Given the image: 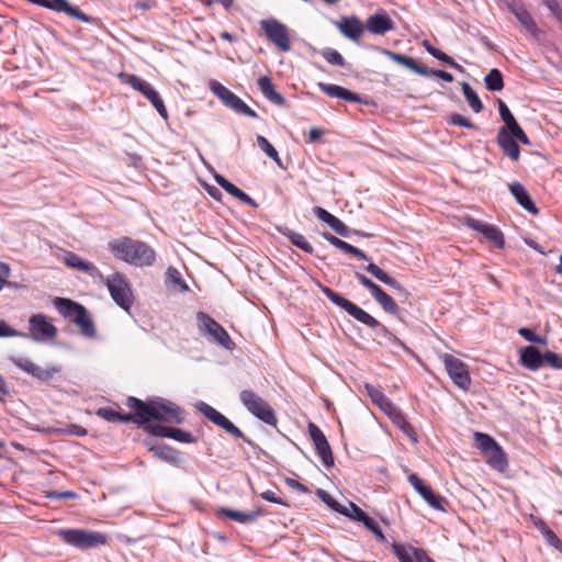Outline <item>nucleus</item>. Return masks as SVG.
Returning a JSON list of instances; mask_svg holds the SVG:
<instances>
[{"label": "nucleus", "instance_id": "nucleus-1", "mask_svg": "<svg viewBox=\"0 0 562 562\" xmlns=\"http://www.w3.org/2000/svg\"><path fill=\"white\" fill-rule=\"evenodd\" d=\"M126 405L136 414L137 424L139 425L147 424L154 419L165 423H183L180 407L162 398L144 402L137 397L130 396L126 400Z\"/></svg>", "mask_w": 562, "mask_h": 562}, {"label": "nucleus", "instance_id": "nucleus-2", "mask_svg": "<svg viewBox=\"0 0 562 562\" xmlns=\"http://www.w3.org/2000/svg\"><path fill=\"white\" fill-rule=\"evenodd\" d=\"M108 248L116 259L136 267H149L156 260V252L150 246L130 237L113 239Z\"/></svg>", "mask_w": 562, "mask_h": 562}, {"label": "nucleus", "instance_id": "nucleus-3", "mask_svg": "<svg viewBox=\"0 0 562 562\" xmlns=\"http://www.w3.org/2000/svg\"><path fill=\"white\" fill-rule=\"evenodd\" d=\"M54 305L65 318L79 327L83 336L89 338L95 337L97 331L94 324L83 305L64 297H56Z\"/></svg>", "mask_w": 562, "mask_h": 562}, {"label": "nucleus", "instance_id": "nucleus-4", "mask_svg": "<svg viewBox=\"0 0 562 562\" xmlns=\"http://www.w3.org/2000/svg\"><path fill=\"white\" fill-rule=\"evenodd\" d=\"M56 535L68 546L80 550L98 548L108 543V536L100 531L85 529H59Z\"/></svg>", "mask_w": 562, "mask_h": 562}, {"label": "nucleus", "instance_id": "nucleus-5", "mask_svg": "<svg viewBox=\"0 0 562 562\" xmlns=\"http://www.w3.org/2000/svg\"><path fill=\"white\" fill-rule=\"evenodd\" d=\"M239 401L243 406L256 418L270 426L277 425L278 419L273 408L259 394L251 390H243L239 393Z\"/></svg>", "mask_w": 562, "mask_h": 562}, {"label": "nucleus", "instance_id": "nucleus-6", "mask_svg": "<svg viewBox=\"0 0 562 562\" xmlns=\"http://www.w3.org/2000/svg\"><path fill=\"white\" fill-rule=\"evenodd\" d=\"M196 326L200 333L206 337L207 340L215 342L227 350H232L235 347V344L231 339L226 329L209 314L199 312L196 314Z\"/></svg>", "mask_w": 562, "mask_h": 562}, {"label": "nucleus", "instance_id": "nucleus-7", "mask_svg": "<svg viewBox=\"0 0 562 562\" xmlns=\"http://www.w3.org/2000/svg\"><path fill=\"white\" fill-rule=\"evenodd\" d=\"M323 294L335 305L342 308L348 315L355 318L357 322L366 325L367 327L373 329V327L379 326V321L370 315L368 312L359 307L357 304L351 301L342 297L334 290L328 286L319 285Z\"/></svg>", "mask_w": 562, "mask_h": 562}, {"label": "nucleus", "instance_id": "nucleus-8", "mask_svg": "<svg viewBox=\"0 0 562 562\" xmlns=\"http://www.w3.org/2000/svg\"><path fill=\"white\" fill-rule=\"evenodd\" d=\"M104 283L113 301L124 311L128 312L133 305V293L126 278L115 272L109 276Z\"/></svg>", "mask_w": 562, "mask_h": 562}, {"label": "nucleus", "instance_id": "nucleus-9", "mask_svg": "<svg viewBox=\"0 0 562 562\" xmlns=\"http://www.w3.org/2000/svg\"><path fill=\"white\" fill-rule=\"evenodd\" d=\"M210 89L226 106L233 109L235 112L254 119L258 117L256 111L250 109L238 95L224 87L221 82L211 80Z\"/></svg>", "mask_w": 562, "mask_h": 562}, {"label": "nucleus", "instance_id": "nucleus-10", "mask_svg": "<svg viewBox=\"0 0 562 562\" xmlns=\"http://www.w3.org/2000/svg\"><path fill=\"white\" fill-rule=\"evenodd\" d=\"M260 25L269 41L281 52H289L291 49L290 36L284 24L276 19H268L262 20Z\"/></svg>", "mask_w": 562, "mask_h": 562}, {"label": "nucleus", "instance_id": "nucleus-11", "mask_svg": "<svg viewBox=\"0 0 562 562\" xmlns=\"http://www.w3.org/2000/svg\"><path fill=\"white\" fill-rule=\"evenodd\" d=\"M446 371L453 383L462 390H468L471 385V378L468 366L460 359L445 353L441 356Z\"/></svg>", "mask_w": 562, "mask_h": 562}, {"label": "nucleus", "instance_id": "nucleus-12", "mask_svg": "<svg viewBox=\"0 0 562 562\" xmlns=\"http://www.w3.org/2000/svg\"><path fill=\"white\" fill-rule=\"evenodd\" d=\"M33 4L46 8L55 12H63L70 18L77 19L83 23H92L93 18L83 13L78 7L70 4L67 0H29Z\"/></svg>", "mask_w": 562, "mask_h": 562}, {"label": "nucleus", "instance_id": "nucleus-13", "mask_svg": "<svg viewBox=\"0 0 562 562\" xmlns=\"http://www.w3.org/2000/svg\"><path fill=\"white\" fill-rule=\"evenodd\" d=\"M30 337L35 341L53 339L57 335V328L43 314L32 315L29 319Z\"/></svg>", "mask_w": 562, "mask_h": 562}, {"label": "nucleus", "instance_id": "nucleus-14", "mask_svg": "<svg viewBox=\"0 0 562 562\" xmlns=\"http://www.w3.org/2000/svg\"><path fill=\"white\" fill-rule=\"evenodd\" d=\"M308 434L314 442L316 453L321 458L323 464L326 468L334 465V456L331 448L321 428L313 424H308Z\"/></svg>", "mask_w": 562, "mask_h": 562}, {"label": "nucleus", "instance_id": "nucleus-15", "mask_svg": "<svg viewBox=\"0 0 562 562\" xmlns=\"http://www.w3.org/2000/svg\"><path fill=\"white\" fill-rule=\"evenodd\" d=\"M408 482L430 507L437 510L445 512V507L442 505L446 502L445 498L436 494L429 485L425 484L420 480V477L417 474H409Z\"/></svg>", "mask_w": 562, "mask_h": 562}, {"label": "nucleus", "instance_id": "nucleus-16", "mask_svg": "<svg viewBox=\"0 0 562 562\" xmlns=\"http://www.w3.org/2000/svg\"><path fill=\"white\" fill-rule=\"evenodd\" d=\"M11 361L25 373L42 381L52 379L58 372L57 368H42L24 357H12Z\"/></svg>", "mask_w": 562, "mask_h": 562}, {"label": "nucleus", "instance_id": "nucleus-17", "mask_svg": "<svg viewBox=\"0 0 562 562\" xmlns=\"http://www.w3.org/2000/svg\"><path fill=\"white\" fill-rule=\"evenodd\" d=\"M364 27L373 35H384L393 31L395 25L390 15L384 10H380L367 19Z\"/></svg>", "mask_w": 562, "mask_h": 562}, {"label": "nucleus", "instance_id": "nucleus-18", "mask_svg": "<svg viewBox=\"0 0 562 562\" xmlns=\"http://www.w3.org/2000/svg\"><path fill=\"white\" fill-rule=\"evenodd\" d=\"M467 225L484 235L486 239H488L494 246L497 248L504 247V236L503 233L494 225L483 223L475 218H468Z\"/></svg>", "mask_w": 562, "mask_h": 562}, {"label": "nucleus", "instance_id": "nucleus-19", "mask_svg": "<svg viewBox=\"0 0 562 562\" xmlns=\"http://www.w3.org/2000/svg\"><path fill=\"white\" fill-rule=\"evenodd\" d=\"M339 32L351 41H358L363 34L366 27L362 22L355 15L342 16L335 23Z\"/></svg>", "mask_w": 562, "mask_h": 562}, {"label": "nucleus", "instance_id": "nucleus-20", "mask_svg": "<svg viewBox=\"0 0 562 562\" xmlns=\"http://www.w3.org/2000/svg\"><path fill=\"white\" fill-rule=\"evenodd\" d=\"M496 142L507 157H509L514 161L519 159V146L516 139L514 138L513 134L508 132L506 127L499 128L496 136Z\"/></svg>", "mask_w": 562, "mask_h": 562}, {"label": "nucleus", "instance_id": "nucleus-21", "mask_svg": "<svg viewBox=\"0 0 562 562\" xmlns=\"http://www.w3.org/2000/svg\"><path fill=\"white\" fill-rule=\"evenodd\" d=\"M145 446L147 447L148 451L154 454L155 458L173 465L180 463V454L176 449L165 443H156L153 441H146Z\"/></svg>", "mask_w": 562, "mask_h": 562}, {"label": "nucleus", "instance_id": "nucleus-22", "mask_svg": "<svg viewBox=\"0 0 562 562\" xmlns=\"http://www.w3.org/2000/svg\"><path fill=\"white\" fill-rule=\"evenodd\" d=\"M510 11L514 13L516 19L519 21L521 26L535 38L539 37L540 30L538 29L537 24L535 23L531 14L529 11L519 3H513L510 4Z\"/></svg>", "mask_w": 562, "mask_h": 562}, {"label": "nucleus", "instance_id": "nucleus-23", "mask_svg": "<svg viewBox=\"0 0 562 562\" xmlns=\"http://www.w3.org/2000/svg\"><path fill=\"white\" fill-rule=\"evenodd\" d=\"M509 191L515 198L516 202L527 212L532 215H537L539 210L530 198L526 188L519 182H513L509 186Z\"/></svg>", "mask_w": 562, "mask_h": 562}, {"label": "nucleus", "instance_id": "nucleus-24", "mask_svg": "<svg viewBox=\"0 0 562 562\" xmlns=\"http://www.w3.org/2000/svg\"><path fill=\"white\" fill-rule=\"evenodd\" d=\"M313 213L315 216L326 223L333 231H335L337 234L348 237L350 234L349 228L345 223H342L338 217L326 211L325 209L321 206H315L313 209Z\"/></svg>", "mask_w": 562, "mask_h": 562}, {"label": "nucleus", "instance_id": "nucleus-25", "mask_svg": "<svg viewBox=\"0 0 562 562\" xmlns=\"http://www.w3.org/2000/svg\"><path fill=\"white\" fill-rule=\"evenodd\" d=\"M519 360L526 369L531 371H537L543 366V355L533 346L522 348Z\"/></svg>", "mask_w": 562, "mask_h": 562}, {"label": "nucleus", "instance_id": "nucleus-26", "mask_svg": "<svg viewBox=\"0 0 562 562\" xmlns=\"http://www.w3.org/2000/svg\"><path fill=\"white\" fill-rule=\"evenodd\" d=\"M258 88L263 97L271 103L283 106L285 99L276 90L271 79L268 76H262L257 81Z\"/></svg>", "mask_w": 562, "mask_h": 562}, {"label": "nucleus", "instance_id": "nucleus-27", "mask_svg": "<svg viewBox=\"0 0 562 562\" xmlns=\"http://www.w3.org/2000/svg\"><path fill=\"white\" fill-rule=\"evenodd\" d=\"M366 270L376 278L382 283L393 288L398 292V294L406 295L407 291L406 289L394 278L390 277L385 271H383L381 268H379L375 263H369L366 267Z\"/></svg>", "mask_w": 562, "mask_h": 562}, {"label": "nucleus", "instance_id": "nucleus-28", "mask_svg": "<svg viewBox=\"0 0 562 562\" xmlns=\"http://www.w3.org/2000/svg\"><path fill=\"white\" fill-rule=\"evenodd\" d=\"M392 551L400 562H419V553H426L424 549L402 543H393Z\"/></svg>", "mask_w": 562, "mask_h": 562}, {"label": "nucleus", "instance_id": "nucleus-29", "mask_svg": "<svg viewBox=\"0 0 562 562\" xmlns=\"http://www.w3.org/2000/svg\"><path fill=\"white\" fill-rule=\"evenodd\" d=\"M121 78L124 80V82L128 83L133 89L143 93L148 100H150V98H156V94H158V92L149 82L138 78L135 75L122 74Z\"/></svg>", "mask_w": 562, "mask_h": 562}, {"label": "nucleus", "instance_id": "nucleus-30", "mask_svg": "<svg viewBox=\"0 0 562 562\" xmlns=\"http://www.w3.org/2000/svg\"><path fill=\"white\" fill-rule=\"evenodd\" d=\"M364 389L367 391V394L370 396V398L372 400V402L374 404H376L386 415L392 412V411H395V405L393 404V402L386 397L383 392L379 389H376L375 386L367 383L364 385Z\"/></svg>", "mask_w": 562, "mask_h": 562}, {"label": "nucleus", "instance_id": "nucleus-31", "mask_svg": "<svg viewBox=\"0 0 562 562\" xmlns=\"http://www.w3.org/2000/svg\"><path fill=\"white\" fill-rule=\"evenodd\" d=\"M387 416L408 438H411L414 442H417L416 432L413 426L407 422L405 416L397 407H395V411L390 412Z\"/></svg>", "mask_w": 562, "mask_h": 562}, {"label": "nucleus", "instance_id": "nucleus-32", "mask_svg": "<svg viewBox=\"0 0 562 562\" xmlns=\"http://www.w3.org/2000/svg\"><path fill=\"white\" fill-rule=\"evenodd\" d=\"M220 513L222 515H224L225 517H227L232 520L238 521L240 524H248V522L255 521L259 516H261L260 510L246 513V512H239V510H234V509H229V508H221Z\"/></svg>", "mask_w": 562, "mask_h": 562}, {"label": "nucleus", "instance_id": "nucleus-33", "mask_svg": "<svg viewBox=\"0 0 562 562\" xmlns=\"http://www.w3.org/2000/svg\"><path fill=\"white\" fill-rule=\"evenodd\" d=\"M423 47L426 49V52L431 55L432 57H435L436 59L447 64L448 66L454 68L456 70L460 71V72H463L464 71V68L459 65L458 63H456L453 60V58H451L449 55H447L446 53L441 52L440 49L436 48L435 46H432L427 40H425L423 42Z\"/></svg>", "mask_w": 562, "mask_h": 562}, {"label": "nucleus", "instance_id": "nucleus-34", "mask_svg": "<svg viewBox=\"0 0 562 562\" xmlns=\"http://www.w3.org/2000/svg\"><path fill=\"white\" fill-rule=\"evenodd\" d=\"M65 262L68 267L87 272L91 276H93L98 271L94 265L82 260L78 255L74 252L66 254Z\"/></svg>", "mask_w": 562, "mask_h": 562}, {"label": "nucleus", "instance_id": "nucleus-35", "mask_svg": "<svg viewBox=\"0 0 562 562\" xmlns=\"http://www.w3.org/2000/svg\"><path fill=\"white\" fill-rule=\"evenodd\" d=\"M215 425L226 430L229 435L243 439L248 445H252L251 440L247 438L244 432L235 426L227 417H225L223 414L221 417H218L215 422Z\"/></svg>", "mask_w": 562, "mask_h": 562}, {"label": "nucleus", "instance_id": "nucleus-36", "mask_svg": "<svg viewBox=\"0 0 562 562\" xmlns=\"http://www.w3.org/2000/svg\"><path fill=\"white\" fill-rule=\"evenodd\" d=\"M486 458L487 463L497 471H504L507 468V459L499 446L486 452Z\"/></svg>", "mask_w": 562, "mask_h": 562}, {"label": "nucleus", "instance_id": "nucleus-37", "mask_svg": "<svg viewBox=\"0 0 562 562\" xmlns=\"http://www.w3.org/2000/svg\"><path fill=\"white\" fill-rule=\"evenodd\" d=\"M463 95L469 103L470 108L475 112L480 113L483 110V103L480 100L477 93L472 89L468 82L461 83Z\"/></svg>", "mask_w": 562, "mask_h": 562}, {"label": "nucleus", "instance_id": "nucleus-38", "mask_svg": "<svg viewBox=\"0 0 562 562\" xmlns=\"http://www.w3.org/2000/svg\"><path fill=\"white\" fill-rule=\"evenodd\" d=\"M484 83L487 90L490 91H501L504 88V80L502 72L493 68L488 71V74L484 77Z\"/></svg>", "mask_w": 562, "mask_h": 562}, {"label": "nucleus", "instance_id": "nucleus-39", "mask_svg": "<svg viewBox=\"0 0 562 562\" xmlns=\"http://www.w3.org/2000/svg\"><path fill=\"white\" fill-rule=\"evenodd\" d=\"M373 297L381 305V307L389 314L396 315L398 306L395 301L382 289H380Z\"/></svg>", "mask_w": 562, "mask_h": 562}, {"label": "nucleus", "instance_id": "nucleus-40", "mask_svg": "<svg viewBox=\"0 0 562 562\" xmlns=\"http://www.w3.org/2000/svg\"><path fill=\"white\" fill-rule=\"evenodd\" d=\"M497 104L501 119L505 123L504 127H506L507 131L510 133L515 132L519 127V124L517 123L516 119L514 117V115L512 114V112L509 111L504 101L498 100Z\"/></svg>", "mask_w": 562, "mask_h": 562}, {"label": "nucleus", "instance_id": "nucleus-41", "mask_svg": "<svg viewBox=\"0 0 562 562\" xmlns=\"http://www.w3.org/2000/svg\"><path fill=\"white\" fill-rule=\"evenodd\" d=\"M375 335L378 337L379 344H391L393 346H403L402 341L393 335L384 325L379 322L378 327H373Z\"/></svg>", "mask_w": 562, "mask_h": 562}, {"label": "nucleus", "instance_id": "nucleus-42", "mask_svg": "<svg viewBox=\"0 0 562 562\" xmlns=\"http://www.w3.org/2000/svg\"><path fill=\"white\" fill-rule=\"evenodd\" d=\"M257 145L279 167L283 168L282 161L279 157L277 149L270 144V142L265 136H261V135L257 136Z\"/></svg>", "mask_w": 562, "mask_h": 562}, {"label": "nucleus", "instance_id": "nucleus-43", "mask_svg": "<svg viewBox=\"0 0 562 562\" xmlns=\"http://www.w3.org/2000/svg\"><path fill=\"white\" fill-rule=\"evenodd\" d=\"M539 530L544 537L546 541L562 553V541L543 521L538 525Z\"/></svg>", "mask_w": 562, "mask_h": 562}, {"label": "nucleus", "instance_id": "nucleus-44", "mask_svg": "<svg viewBox=\"0 0 562 562\" xmlns=\"http://www.w3.org/2000/svg\"><path fill=\"white\" fill-rule=\"evenodd\" d=\"M285 236L297 248L302 249L307 254H313V246L306 240V238L302 234L289 231L288 233H285Z\"/></svg>", "mask_w": 562, "mask_h": 562}, {"label": "nucleus", "instance_id": "nucleus-45", "mask_svg": "<svg viewBox=\"0 0 562 562\" xmlns=\"http://www.w3.org/2000/svg\"><path fill=\"white\" fill-rule=\"evenodd\" d=\"M475 442L477 447L484 452H490L494 450L499 445L488 435L483 432H475Z\"/></svg>", "mask_w": 562, "mask_h": 562}, {"label": "nucleus", "instance_id": "nucleus-46", "mask_svg": "<svg viewBox=\"0 0 562 562\" xmlns=\"http://www.w3.org/2000/svg\"><path fill=\"white\" fill-rule=\"evenodd\" d=\"M167 282L172 284L177 290L181 292L188 291V285L183 281L181 273L176 268H168L167 270Z\"/></svg>", "mask_w": 562, "mask_h": 562}, {"label": "nucleus", "instance_id": "nucleus-47", "mask_svg": "<svg viewBox=\"0 0 562 562\" xmlns=\"http://www.w3.org/2000/svg\"><path fill=\"white\" fill-rule=\"evenodd\" d=\"M341 510L345 513H340L353 520L363 521L367 518V513H364L360 507H358L353 503H349L348 506H341Z\"/></svg>", "mask_w": 562, "mask_h": 562}, {"label": "nucleus", "instance_id": "nucleus-48", "mask_svg": "<svg viewBox=\"0 0 562 562\" xmlns=\"http://www.w3.org/2000/svg\"><path fill=\"white\" fill-rule=\"evenodd\" d=\"M321 55L330 65H336L340 67L345 66V58L338 50L334 48L326 47L321 52Z\"/></svg>", "mask_w": 562, "mask_h": 562}, {"label": "nucleus", "instance_id": "nucleus-49", "mask_svg": "<svg viewBox=\"0 0 562 562\" xmlns=\"http://www.w3.org/2000/svg\"><path fill=\"white\" fill-rule=\"evenodd\" d=\"M400 65L411 69L412 71H414L420 76H424V77L429 76V69L423 65L417 64L416 60L412 57L404 55L402 57Z\"/></svg>", "mask_w": 562, "mask_h": 562}, {"label": "nucleus", "instance_id": "nucleus-50", "mask_svg": "<svg viewBox=\"0 0 562 562\" xmlns=\"http://www.w3.org/2000/svg\"><path fill=\"white\" fill-rule=\"evenodd\" d=\"M337 249H340L341 251L346 254L353 255L355 257L359 258L360 260H368L367 255L359 248L341 240L340 238L335 241V246Z\"/></svg>", "mask_w": 562, "mask_h": 562}, {"label": "nucleus", "instance_id": "nucleus-51", "mask_svg": "<svg viewBox=\"0 0 562 562\" xmlns=\"http://www.w3.org/2000/svg\"><path fill=\"white\" fill-rule=\"evenodd\" d=\"M169 438L182 443H193L196 441L195 437L191 432L173 427H171Z\"/></svg>", "mask_w": 562, "mask_h": 562}, {"label": "nucleus", "instance_id": "nucleus-52", "mask_svg": "<svg viewBox=\"0 0 562 562\" xmlns=\"http://www.w3.org/2000/svg\"><path fill=\"white\" fill-rule=\"evenodd\" d=\"M144 429L156 436L161 438H169L170 437V430L171 427L162 426V425H151L149 423L142 425Z\"/></svg>", "mask_w": 562, "mask_h": 562}, {"label": "nucleus", "instance_id": "nucleus-53", "mask_svg": "<svg viewBox=\"0 0 562 562\" xmlns=\"http://www.w3.org/2000/svg\"><path fill=\"white\" fill-rule=\"evenodd\" d=\"M316 495L333 510L337 513H344L341 510V506L337 501H335L328 492L325 490L318 488L316 491Z\"/></svg>", "mask_w": 562, "mask_h": 562}, {"label": "nucleus", "instance_id": "nucleus-54", "mask_svg": "<svg viewBox=\"0 0 562 562\" xmlns=\"http://www.w3.org/2000/svg\"><path fill=\"white\" fill-rule=\"evenodd\" d=\"M196 408L212 423H214L218 417L222 416V414L218 411H216L214 407L204 402H199L196 404Z\"/></svg>", "mask_w": 562, "mask_h": 562}, {"label": "nucleus", "instance_id": "nucleus-55", "mask_svg": "<svg viewBox=\"0 0 562 562\" xmlns=\"http://www.w3.org/2000/svg\"><path fill=\"white\" fill-rule=\"evenodd\" d=\"M544 363H547L552 369L562 370V356L553 351H546L543 353V364Z\"/></svg>", "mask_w": 562, "mask_h": 562}, {"label": "nucleus", "instance_id": "nucleus-56", "mask_svg": "<svg viewBox=\"0 0 562 562\" xmlns=\"http://www.w3.org/2000/svg\"><path fill=\"white\" fill-rule=\"evenodd\" d=\"M518 334L529 342L539 344V345L547 344L546 338L535 334L533 330H531L530 328L521 327L518 329Z\"/></svg>", "mask_w": 562, "mask_h": 562}, {"label": "nucleus", "instance_id": "nucleus-57", "mask_svg": "<svg viewBox=\"0 0 562 562\" xmlns=\"http://www.w3.org/2000/svg\"><path fill=\"white\" fill-rule=\"evenodd\" d=\"M355 277L361 285H363L366 289H368L370 291L372 296L381 289L371 279H369L368 277H366L364 274H362L360 272H356Z\"/></svg>", "mask_w": 562, "mask_h": 562}, {"label": "nucleus", "instance_id": "nucleus-58", "mask_svg": "<svg viewBox=\"0 0 562 562\" xmlns=\"http://www.w3.org/2000/svg\"><path fill=\"white\" fill-rule=\"evenodd\" d=\"M318 88L327 95L340 99L341 90L344 87L333 83L319 82Z\"/></svg>", "mask_w": 562, "mask_h": 562}, {"label": "nucleus", "instance_id": "nucleus-59", "mask_svg": "<svg viewBox=\"0 0 562 562\" xmlns=\"http://www.w3.org/2000/svg\"><path fill=\"white\" fill-rule=\"evenodd\" d=\"M448 123L452 125H459L467 128H476V126L468 119L458 113L451 114L448 117Z\"/></svg>", "mask_w": 562, "mask_h": 562}, {"label": "nucleus", "instance_id": "nucleus-60", "mask_svg": "<svg viewBox=\"0 0 562 562\" xmlns=\"http://www.w3.org/2000/svg\"><path fill=\"white\" fill-rule=\"evenodd\" d=\"M362 524L371 530L381 541L385 540L384 533L382 529L379 527L375 520L371 517L367 516V518L362 521Z\"/></svg>", "mask_w": 562, "mask_h": 562}, {"label": "nucleus", "instance_id": "nucleus-61", "mask_svg": "<svg viewBox=\"0 0 562 562\" xmlns=\"http://www.w3.org/2000/svg\"><path fill=\"white\" fill-rule=\"evenodd\" d=\"M58 431L61 434H67V435L78 436V437H83L87 435L86 428H83L82 426L77 425V424H70L66 428L59 429Z\"/></svg>", "mask_w": 562, "mask_h": 562}, {"label": "nucleus", "instance_id": "nucleus-62", "mask_svg": "<svg viewBox=\"0 0 562 562\" xmlns=\"http://www.w3.org/2000/svg\"><path fill=\"white\" fill-rule=\"evenodd\" d=\"M25 337L26 335L19 333L10 327L4 321H0V337Z\"/></svg>", "mask_w": 562, "mask_h": 562}, {"label": "nucleus", "instance_id": "nucleus-63", "mask_svg": "<svg viewBox=\"0 0 562 562\" xmlns=\"http://www.w3.org/2000/svg\"><path fill=\"white\" fill-rule=\"evenodd\" d=\"M97 415L106 422H116V419L120 418L119 412L105 407L99 408Z\"/></svg>", "mask_w": 562, "mask_h": 562}, {"label": "nucleus", "instance_id": "nucleus-64", "mask_svg": "<svg viewBox=\"0 0 562 562\" xmlns=\"http://www.w3.org/2000/svg\"><path fill=\"white\" fill-rule=\"evenodd\" d=\"M260 496L267 502L283 505V506H289L288 503H285L280 496L277 495L276 492H273L271 490H267V491L262 492L260 494Z\"/></svg>", "mask_w": 562, "mask_h": 562}]
</instances>
